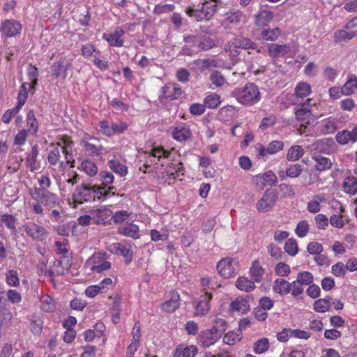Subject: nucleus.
Instances as JSON below:
<instances>
[{"mask_svg":"<svg viewBox=\"0 0 357 357\" xmlns=\"http://www.w3.org/2000/svg\"><path fill=\"white\" fill-rule=\"evenodd\" d=\"M6 282L8 286L16 287L20 284V279L17 272L15 270H10L6 274Z\"/></svg>","mask_w":357,"mask_h":357,"instance_id":"63","label":"nucleus"},{"mask_svg":"<svg viewBox=\"0 0 357 357\" xmlns=\"http://www.w3.org/2000/svg\"><path fill=\"white\" fill-rule=\"evenodd\" d=\"M337 142L342 145L357 142V124L351 130H344L336 135Z\"/></svg>","mask_w":357,"mask_h":357,"instance_id":"20","label":"nucleus"},{"mask_svg":"<svg viewBox=\"0 0 357 357\" xmlns=\"http://www.w3.org/2000/svg\"><path fill=\"white\" fill-rule=\"evenodd\" d=\"M118 233L122 236L130 237L133 239L140 238L139 227L133 223L126 224L118 229Z\"/></svg>","mask_w":357,"mask_h":357,"instance_id":"28","label":"nucleus"},{"mask_svg":"<svg viewBox=\"0 0 357 357\" xmlns=\"http://www.w3.org/2000/svg\"><path fill=\"white\" fill-rule=\"evenodd\" d=\"M284 251L290 256H295L298 252V245L296 239L289 238L284 244Z\"/></svg>","mask_w":357,"mask_h":357,"instance_id":"59","label":"nucleus"},{"mask_svg":"<svg viewBox=\"0 0 357 357\" xmlns=\"http://www.w3.org/2000/svg\"><path fill=\"white\" fill-rule=\"evenodd\" d=\"M273 18V14L271 10H261L255 16V24L259 26L268 25Z\"/></svg>","mask_w":357,"mask_h":357,"instance_id":"33","label":"nucleus"},{"mask_svg":"<svg viewBox=\"0 0 357 357\" xmlns=\"http://www.w3.org/2000/svg\"><path fill=\"white\" fill-rule=\"evenodd\" d=\"M249 15L245 14L241 10H231L225 14V24L227 27L232 28L247 23Z\"/></svg>","mask_w":357,"mask_h":357,"instance_id":"10","label":"nucleus"},{"mask_svg":"<svg viewBox=\"0 0 357 357\" xmlns=\"http://www.w3.org/2000/svg\"><path fill=\"white\" fill-rule=\"evenodd\" d=\"M236 287L241 291H250L255 288L254 282L246 277H240L236 282Z\"/></svg>","mask_w":357,"mask_h":357,"instance_id":"51","label":"nucleus"},{"mask_svg":"<svg viewBox=\"0 0 357 357\" xmlns=\"http://www.w3.org/2000/svg\"><path fill=\"white\" fill-rule=\"evenodd\" d=\"M31 88V85L29 83H23L20 87V90L19 91L18 96H17V105L22 107V106L25 104L27 96H28V91L29 89Z\"/></svg>","mask_w":357,"mask_h":357,"instance_id":"58","label":"nucleus"},{"mask_svg":"<svg viewBox=\"0 0 357 357\" xmlns=\"http://www.w3.org/2000/svg\"><path fill=\"white\" fill-rule=\"evenodd\" d=\"M107 165L113 172L121 177L125 176L128 172L127 166L116 159L109 160Z\"/></svg>","mask_w":357,"mask_h":357,"instance_id":"31","label":"nucleus"},{"mask_svg":"<svg viewBox=\"0 0 357 357\" xmlns=\"http://www.w3.org/2000/svg\"><path fill=\"white\" fill-rule=\"evenodd\" d=\"M174 149L171 151L165 150L162 146H155L153 147L151 152L148 153V159L144 163V166L147 167H150L152 165H156V160L158 162H162L164 159H168L171 158V155Z\"/></svg>","mask_w":357,"mask_h":357,"instance_id":"11","label":"nucleus"},{"mask_svg":"<svg viewBox=\"0 0 357 357\" xmlns=\"http://www.w3.org/2000/svg\"><path fill=\"white\" fill-rule=\"evenodd\" d=\"M273 289L280 295L287 294L290 292V283L282 278H278L274 282Z\"/></svg>","mask_w":357,"mask_h":357,"instance_id":"47","label":"nucleus"},{"mask_svg":"<svg viewBox=\"0 0 357 357\" xmlns=\"http://www.w3.org/2000/svg\"><path fill=\"white\" fill-rule=\"evenodd\" d=\"M235 48L243 49H255L257 47L255 43L246 38H236L232 42Z\"/></svg>","mask_w":357,"mask_h":357,"instance_id":"55","label":"nucleus"},{"mask_svg":"<svg viewBox=\"0 0 357 357\" xmlns=\"http://www.w3.org/2000/svg\"><path fill=\"white\" fill-rule=\"evenodd\" d=\"M257 179H261L264 184L273 185L278 182V178L273 171L268 170L263 174H259L257 176Z\"/></svg>","mask_w":357,"mask_h":357,"instance_id":"57","label":"nucleus"},{"mask_svg":"<svg viewBox=\"0 0 357 357\" xmlns=\"http://www.w3.org/2000/svg\"><path fill=\"white\" fill-rule=\"evenodd\" d=\"M160 98L169 100L177 99L182 94L181 86L176 83H168L162 89Z\"/></svg>","mask_w":357,"mask_h":357,"instance_id":"23","label":"nucleus"},{"mask_svg":"<svg viewBox=\"0 0 357 357\" xmlns=\"http://www.w3.org/2000/svg\"><path fill=\"white\" fill-rule=\"evenodd\" d=\"M278 200V194L272 190H266L256 204L259 212L266 213L272 210Z\"/></svg>","mask_w":357,"mask_h":357,"instance_id":"7","label":"nucleus"},{"mask_svg":"<svg viewBox=\"0 0 357 357\" xmlns=\"http://www.w3.org/2000/svg\"><path fill=\"white\" fill-rule=\"evenodd\" d=\"M72 143L68 139L63 140L50 146L48 162L52 166L64 168L73 160Z\"/></svg>","mask_w":357,"mask_h":357,"instance_id":"1","label":"nucleus"},{"mask_svg":"<svg viewBox=\"0 0 357 357\" xmlns=\"http://www.w3.org/2000/svg\"><path fill=\"white\" fill-rule=\"evenodd\" d=\"M38 155V148L36 146H34L32 147L31 153L27 155L25 162L26 167L31 172L38 170L40 168L39 162H37Z\"/></svg>","mask_w":357,"mask_h":357,"instance_id":"32","label":"nucleus"},{"mask_svg":"<svg viewBox=\"0 0 357 357\" xmlns=\"http://www.w3.org/2000/svg\"><path fill=\"white\" fill-rule=\"evenodd\" d=\"M303 171L302 167L299 164L289 165L286 170L281 169L278 172V175L281 180H285L287 177L297 178Z\"/></svg>","mask_w":357,"mask_h":357,"instance_id":"27","label":"nucleus"},{"mask_svg":"<svg viewBox=\"0 0 357 357\" xmlns=\"http://www.w3.org/2000/svg\"><path fill=\"white\" fill-rule=\"evenodd\" d=\"M213 296L208 291H204L197 301L195 302V314L196 316L206 315L211 310L210 301Z\"/></svg>","mask_w":357,"mask_h":357,"instance_id":"12","label":"nucleus"},{"mask_svg":"<svg viewBox=\"0 0 357 357\" xmlns=\"http://www.w3.org/2000/svg\"><path fill=\"white\" fill-rule=\"evenodd\" d=\"M311 98H307L304 102L300 104L299 107L295 108L296 117L299 121H303L311 115Z\"/></svg>","mask_w":357,"mask_h":357,"instance_id":"29","label":"nucleus"},{"mask_svg":"<svg viewBox=\"0 0 357 357\" xmlns=\"http://www.w3.org/2000/svg\"><path fill=\"white\" fill-rule=\"evenodd\" d=\"M197 47L202 51H206L215 46L214 41L209 37L199 36Z\"/></svg>","mask_w":357,"mask_h":357,"instance_id":"60","label":"nucleus"},{"mask_svg":"<svg viewBox=\"0 0 357 357\" xmlns=\"http://www.w3.org/2000/svg\"><path fill=\"white\" fill-rule=\"evenodd\" d=\"M99 179L102 183V187H106L107 188H109L107 192V197L109 195V192L112 190L114 189V187L109 186L112 184L114 181V176L112 172L108 171H101L99 173Z\"/></svg>","mask_w":357,"mask_h":357,"instance_id":"48","label":"nucleus"},{"mask_svg":"<svg viewBox=\"0 0 357 357\" xmlns=\"http://www.w3.org/2000/svg\"><path fill=\"white\" fill-rule=\"evenodd\" d=\"M180 297L177 292H172L170 298L162 305V310L166 312H174L179 307Z\"/></svg>","mask_w":357,"mask_h":357,"instance_id":"30","label":"nucleus"},{"mask_svg":"<svg viewBox=\"0 0 357 357\" xmlns=\"http://www.w3.org/2000/svg\"><path fill=\"white\" fill-rule=\"evenodd\" d=\"M107 250L115 255H121L126 258V264H129L132 259V253L129 245H125L120 243H115L109 245Z\"/></svg>","mask_w":357,"mask_h":357,"instance_id":"18","label":"nucleus"},{"mask_svg":"<svg viewBox=\"0 0 357 357\" xmlns=\"http://www.w3.org/2000/svg\"><path fill=\"white\" fill-rule=\"evenodd\" d=\"M312 159L316 162L315 169L319 172L329 169L332 166L330 158L321 155H314Z\"/></svg>","mask_w":357,"mask_h":357,"instance_id":"36","label":"nucleus"},{"mask_svg":"<svg viewBox=\"0 0 357 357\" xmlns=\"http://www.w3.org/2000/svg\"><path fill=\"white\" fill-rule=\"evenodd\" d=\"M197 351L195 345L179 344L176 347L173 357H195Z\"/></svg>","mask_w":357,"mask_h":357,"instance_id":"25","label":"nucleus"},{"mask_svg":"<svg viewBox=\"0 0 357 357\" xmlns=\"http://www.w3.org/2000/svg\"><path fill=\"white\" fill-rule=\"evenodd\" d=\"M72 67L71 61L66 60L65 58L60 59L58 61L54 62L50 66V69L53 75L56 78L61 77L65 79L67 77V70Z\"/></svg>","mask_w":357,"mask_h":357,"instance_id":"17","label":"nucleus"},{"mask_svg":"<svg viewBox=\"0 0 357 357\" xmlns=\"http://www.w3.org/2000/svg\"><path fill=\"white\" fill-rule=\"evenodd\" d=\"M232 310L241 312L242 314L247 313L250 310V305L248 301L242 297L236 298L231 303Z\"/></svg>","mask_w":357,"mask_h":357,"instance_id":"39","label":"nucleus"},{"mask_svg":"<svg viewBox=\"0 0 357 357\" xmlns=\"http://www.w3.org/2000/svg\"><path fill=\"white\" fill-rule=\"evenodd\" d=\"M220 103V96L215 93L208 95L204 100L205 107L210 109H215L218 107Z\"/></svg>","mask_w":357,"mask_h":357,"instance_id":"53","label":"nucleus"},{"mask_svg":"<svg viewBox=\"0 0 357 357\" xmlns=\"http://www.w3.org/2000/svg\"><path fill=\"white\" fill-rule=\"evenodd\" d=\"M344 192L351 195L357 193V178L354 176H347L344 178L342 184Z\"/></svg>","mask_w":357,"mask_h":357,"instance_id":"42","label":"nucleus"},{"mask_svg":"<svg viewBox=\"0 0 357 357\" xmlns=\"http://www.w3.org/2000/svg\"><path fill=\"white\" fill-rule=\"evenodd\" d=\"M235 114V107L231 105H227L220 109L218 117L220 121L227 122L231 121Z\"/></svg>","mask_w":357,"mask_h":357,"instance_id":"37","label":"nucleus"},{"mask_svg":"<svg viewBox=\"0 0 357 357\" xmlns=\"http://www.w3.org/2000/svg\"><path fill=\"white\" fill-rule=\"evenodd\" d=\"M269 348V341L267 338H262L257 341L254 346V351L261 354L266 351Z\"/></svg>","mask_w":357,"mask_h":357,"instance_id":"64","label":"nucleus"},{"mask_svg":"<svg viewBox=\"0 0 357 357\" xmlns=\"http://www.w3.org/2000/svg\"><path fill=\"white\" fill-rule=\"evenodd\" d=\"M80 169L89 176H94L98 173L96 165L89 160H84L81 163Z\"/></svg>","mask_w":357,"mask_h":357,"instance_id":"54","label":"nucleus"},{"mask_svg":"<svg viewBox=\"0 0 357 357\" xmlns=\"http://www.w3.org/2000/svg\"><path fill=\"white\" fill-rule=\"evenodd\" d=\"M84 151L90 156L98 155L102 151V146L100 144L98 138L91 136L84 137L79 143Z\"/></svg>","mask_w":357,"mask_h":357,"instance_id":"9","label":"nucleus"},{"mask_svg":"<svg viewBox=\"0 0 357 357\" xmlns=\"http://www.w3.org/2000/svg\"><path fill=\"white\" fill-rule=\"evenodd\" d=\"M40 203H42L43 206H46L47 208H51L56 206V205L59 203V199L55 194H53L49 191H45L43 196H42Z\"/></svg>","mask_w":357,"mask_h":357,"instance_id":"49","label":"nucleus"},{"mask_svg":"<svg viewBox=\"0 0 357 357\" xmlns=\"http://www.w3.org/2000/svg\"><path fill=\"white\" fill-rule=\"evenodd\" d=\"M337 128V120L329 118L321 121L320 130L323 134H331L336 131Z\"/></svg>","mask_w":357,"mask_h":357,"instance_id":"38","label":"nucleus"},{"mask_svg":"<svg viewBox=\"0 0 357 357\" xmlns=\"http://www.w3.org/2000/svg\"><path fill=\"white\" fill-rule=\"evenodd\" d=\"M23 228L26 234L35 241H43L47 238L46 229L35 222H26L23 225Z\"/></svg>","mask_w":357,"mask_h":357,"instance_id":"13","label":"nucleus"},{"mask_svg":"<svg viewBox=\"0 0 357 357\" xmlns=\"http://www.w3.org/2000/svg\"><path fill=\"white\" fill-rule=\"evenodd\" d=\"M284 149V143L280 140L271 142L267 146L262 144H258L256 149L260 157H265L268 155L276 154Z\"/></svg>","mask_w":357,"mask_h":357,"instance_id":"15","label":"nucleus"},{"mask_svg":"<svg viewBox=\"0 0 357 357\" xmlns=\"http://www.w3.org/2000/svg\"><path fill=\"white\" fill-rule=\"evenodd\" d=\"M325 200L324 195H314L307 204V211L312 213H318L321 209V203L325 202Z\"/></svg>","mask_w":357,"mask_h":357,"instance_id":"45","label":"nucleus"},{"mask_svg":"<svg viewBox=\"0 0 357 357\" xmlns=\"http://www.w3.org/2000/svg\"><path fill=\"white\" fill-rule=\"evenodd\" d=\"M92 222L96 225L106 224L112 220V211L105 206L91 210Z\"/></svg>","mask_w":357,"mask_h":357,"instance_id":"14","label":"nucleus"},{"mask_svg":"<svg viewBox=\"0 0 357 357\" xmlns=\"http://www.w3.org/2000/svg\"><path fill=\"white\" fill-rule=\"evenodd\" d=\"M109 188L106 187H89L82 185L77 187L73 195V200L75 204H81L84 202L104 199L107 197Z\"/></svg>","mask_w":357,"mask_h":357,"instance_id":"2","label":"nucleus"},{"mask_svg":"<svg viewBox=\"0 0 357 357\" xmlns=\"http://www.w3.org/2000/svg\"><path fill=\"white\" fill-rule=\"evenodd\" d=\"M311 93V85L306 82H298L294 89V93L297 98H304L310 96Z\"/></svg>","mask_w":357,"mask_h":357,"instance_id":"34","label":"nucleus"},{"mask_svg":"<svg viewBox=\"0 0 357 357\" xmlns=\"http://www.w3.org/2000/svg\"><path fill=\"white\" fill-rule=\"evenodd\" d=\"M124 33V30L121 27H118L112 33H103L102 38L105 40L110 46L120 47L123 45L122 36Z\"/></svg>","mask_w":357,"mask_h":357,"instance_id":"19","label":"nucleus"},{"mask_svg":"<svg viewBox=\"0 0 357 357\" xmlns=\"http://www.w3.org/2000/svg\"><path fill=\"white\" fill-rule=\"evenodd\" d=\"M221 3V0H204L200 9L188 8L186 14L195 18L197 21L209 20L218 11V6Z\"/></svg>","mask_w":357,"mask_h":357,"instance_id":"3","label":"nucleus"},{"mask_svg":"<svg viewBox=\"0 0 357 357\" xmlns=\"http://www.w3.org/2000/svg\"><path fill=\"white\" fill-rule=\"evenodd\" d=\"M290 51L291 47L288 45L271 43L268 46V54L273 58L284 56L289 53Z\"/></svg>","mask_w":357,"mask_h":357,"instance_id":"26","label":"nucleus"},{"mask_svg":"<svg viewBox=\"0 0 357 357\" xmlns=\"http://www.w3.org/2000/svg\"><path fill=\"white\" fill-rule=\"evenodd\" d=\"M250 273L254 282H259L264 274V269L261 266L260 262L257 260H255L252 264V266L250 268Z\"/></svg>","mask_w":357,"mask_h":357,"instance_id":"44","label":"nucleus"},{"mask_svg":"<svg viewBox=\"0 0 357 357\" xmlns=\"http://www.w3.org/2000/svg\"><path fill=\"white\" fill-rule=\"evenodd\" d=\"M191 131L189 126L186 124H179L176 126L172 132L174 139L179 142H186L191 137Z\"/></svg>","mask_w":357,"mask_h":357,"instance_id":"22","label":"nucleus"},{"mask_svg":"<svg viewBox=\"0 0 357 357\" xmlns=\"http://www.w3.org/2000/svg\"><path fill=\"white\" fill-rule=\"evenodd\" d=\"M243 337L241 329L229 331L223 337V342L228 345H234L241 340Z\"/></svg>","mask_w":357,"mask_h":357,"instance_id":"40","label":"nucleus"},{"mask_svg":"<svg viewBox=\"0 0 357 357\" xmlns=\"http://www.w3.org/2000/svg\"><path fill=\"white\" fill-rule=\"evenodd\" d=\"M220 337L211 329L202 331L198 335V343L203 347L214 344Z\"/></svg>","mask_w":357,"mask_h":357,"instance_id":"21","label":"nucleus"},{"mask_svg":"<svg viewBox=\"0 0 357 357\" xmlns=\"http://www.w3.org/2000/svg\"><path fill=\"white\" fill-rule=\"evenodd\" d=\"M99 126L100 132L107 137L123 133L128 128L126 123L122 121L109 122L105 120L100 121Z\"/></svg>","mask_w":357,"mask_h":357,"instance_id":"8","label":"nucleus"},{"mask_svg":"<svg viewBox=\"0 0 357 357\" xmlns=\"http://www.w3.org/2000/svg\"><path fill=\"white\" fill-rule=\"evenodd\" d=\"M356 75H349L347 77V81L342 87L343 91L344 96H349L354 93V90L356 89Z\"/></svg>","mask_w":357,"mask_h":357,"instance_id":"52","label":"nucleus"},{"mask_svg":"<svg viewBox=\"0 0 357 357\" xmlns=\"http://www.w3.org/2000/svg\"><path fill=\"white\" fill-rule=\"evenodd\" d=\"M235 96L237 101L245 105H253L261 99L259 89L254 83H248L243 89L237 90Z\"/></svg>","mask_w":357,"mask_h":357,"instance_id":"4","label":"nucleus"},{"mask_svg":"<svg viewBox=\"0 0 357 357\" xmlns=\"http://www.w3.org/2000/svg\"><path fill=\"white\" fill-rule=\"evenodd\" d=\"M357 36L356 31H347L346 30H337L334 33V40L336 43L348 41Z\"/></svg>","mask_w":357,"mask_h":357,"instance_id":"50","label":"nucleus"},{"mask_svg":"<svg viewBox=\"0 0 357 357\" xmlns=\"http://www.w3.org/2000/svg\"><path fill=\"white\" fill-rule=\"evenodd\" d=\"M330 298H320L314 303V310L319 313H324L330 309Z\"/></svg>","mask_w":357,"mask_h":357,"instance_id":"56","label":"nucleus"},{"mask_svg":"<svg viewBox=\"0 0 357 357\" xmlns=\"http://www.w3.org/2000/svg\"><path fill=\"white\" fill-rule=\"evenodd\" d=\"M344 213L345 208L342 206H340L338 214H333L330 217V224L334 227L342 228L345 225Z\"/></svg>","mask_w":357,"mask_h":357,"instance_id":"41","label":"nucleus"},{"mask_svg":"<svg viewBox=\"0 0 357 357\" xmlns=\"http://www.w3.org/2000/svg\"><path fill=\"white\" fill-rule=\"evenodd\" d=\"M280 35V30L278 28L266 29L262 31L261 37L266 40L274 41Z\"/></svg>","mask_w":357,"mask_h":357,"instance_id":"61","label":"nucleus"},{"mask_svg":"<svg viewBox=\"0 0 357 357\" xmlns=\"http://www.w3.org/2000/svg\"><path fill=\"white\" fill-rule=\"evenodd\" d=\"M40 307L45 312H50L55 310L56 303L49 295L43 294L40 297Z\"/></svg>","mask_w":357,"mask_h":357,"instance_id":"43","label":"nucleus"},{"mask_svg":"<svg viewBox=\"0 0 357 357\" xmlns=\"http://www.w3.org/2000/svg\"><path fill=\"white\" fill-rule=\"evenodd\" d=\"M26 130L30 135H36L38 130V122L32 110L28 112L26 114Z\"/></svg>","mask_w":357,"mask_h":357,"instance_id":"35","label":"nucleus"},{"mask_svg":"<svg viewBox=\"0 0 357 357\" xmlns=\"http://www.w3.org/2000/svg\"><path fill=\"white\" fill-rule=\"evenodd\" d=\"M310 225L306 220L300 221L295 229V234L299 238H304L309 232Z\"/></svg>","mask_w":357,"mask_h":357,"instance_id":"62","label":"nucleus"},{"mask_svg":"<svg viewBox=\"0 0 357 357\" xmlns=\"http://www.w3.org/2000/svg\"><path fill=\"white\" fill-rule=\"evenodd\" d=\"M304 155V149L298 145L291 146L287 151V159L289 161H297Z\"/></svg>","mask_w":357,"mask_h":357,"instance_id":"46","label":"nucleus"},{"mask_svg":"<svg viewBox=\"0 0 357 357\" xmlns=\"http://www.w3.org/2000/svg\"><path fill=\"white\" fill-rule=\"evenodd\" d=\"M22 30L21 24L14 20H7L2 22L0 29L3 35L8 38L15 37L20 33Z\"/></svg>","mask_w":357,"mask_h":357,"instance_id":"16","label":"nucleus"},{"mask_svg":"<svg viewBox=\"0 0 357 357\" xmlns=\"http://www.w3.org/2000/svg\"><path fill=\"white\" fill-rule=\"evenodd\" d=\"M217 270L222 278H232L238 271V261L231 257L222 258L217 264Z\"/></svg>","mask_w":357,"mask_h":357,"instance_id":"6","label":"nucleus"},{"mask_svg":"<svg viewBox=\"0 0 357 357\" xmlns=\"http://www.w3.org/2000/svg\"><path fill=\"white\" fill-rule=\"evenodd\" d=\"M108 259L109 256L105 252H96L86 260V266L91 271L101 273L111 268L112 264Z\"/></svg>","mask_w":357,"mask_h":357,"instance_id":"5","label":"nucleus"},{"mask_svg":"<svg viewBox=\"0 0 357 357\" xmlns=\"http://www.w3.org/2000/svg\"><path fill=\"white\" fill-rule=\"evenodd\" d=\"M79 181V175L77 172L74 171L69 172L66 176H64L63 181L59 183L60 190L64 192H70L74 185Z\"/></svg>","mask_w":357,"mask_h":357,"instance_id":"24","label":"nucleus"}]
</instances>
